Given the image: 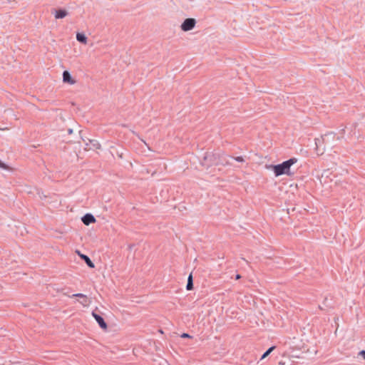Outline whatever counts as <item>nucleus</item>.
<instances>
[{
    "instance_id": "f257e3e1",
    "label": "nucleus",
    "mask_w": 365,
    "mask_h": 365,
    "mask_svg": "<svg viewBox=\"0 0 365 365\" xmlns=\"http://www.w3.org/2000/svg\"><path fill=\"white\" fill-rule=\"evenodd\" d=\"M297 162V158H292L280 164L272 165V170L275 176L278 177L282 175H292L293 173L290 171L291 166Z\"/></svg>"
},
{
    "instance_id": "f03ea898",
    "label": "nucleus",
    "mask_w": 365,
    "mask_h": 365,
    "mask_svg": "<svg viewBox=\"0 0 365 365\" xmlns=\"http://www.w3.org/2000/svg\"><path fill=\"white\" fill-rule=\"evenodd\" d=\"M81 138L82 139L83 142L84 143V144L86 145V148H85L86 150H96V149H99L101 148L100 143L96 140H94V139L86 140V139H83L82 138Z\"/></svg>"
},
{
    "instance_id": "7ed1b4c3",
    "label": "nucleus",
    "mask_w": 365,
    "mask_h": 365,
    "mask_svg": "<svg viewBox=\"0 0 365 365\" xmlns=\"http://www.w3.org/2000/svg\"><path fill=\"white\" fill-rule=\"evenodd\" d=\"M196 24V21L195 19L188 18L186 19L182 24H181V29L184 31H188L192 30Z\"/></svg>"
},
{
    "instance_id": "20e7f679",
    "label": "nucleus",
    "mask_w": 365,
    "mask_h": 365,
    "mask_svg": "<svg viewBox=\"0 0 365 365\" xmlns=\"http://www.w3.org/2000/svg\"><path fill=\"white\" fill-rule=\"evenodd\" d=\"M92 315L101 329H107V324L104 321V319L101 315H99L93 312H92Z\"/></svg>"
},
{
    "instance_id": "39448f33",
    "label": "nucleus",
    "mask_w": 365,
    "mask_h": 365,
    "mask_svg": "<svg viewBox=\"0 0 365 365\" xmlns=\"http://www.w3.org/2000/svg\"><path fill=\"white\" fill-rule=\"evenodd\" d=\"M81 220L84 225H89L96 222V218L92 214L86 213L81 217Z\"/></svg>"
},
{
    "instance_id": "423d86ee",
    "label": "nucleus",
    "mask_w": 365,
    "mask_h": 365,
    "mask_svg": "<svg viewBox=\"0 0 365 365\" xmlns=\"http://www.w3.org/2000/svg\"><path fill=\"white\" fill-rule=\"evenodd\" d=\"M205 162L209 161L210 163L206 164L205 163V165L210 166L212 164H217L218 161L215 159V155L212 153H207L204 157Z\"/></svg>"
},
{
    "instance_id": "0eeeda50",
    "label": "nucleus",
    "mask_w": 365,
    "mask_h": 365,
    "mask_svg": "<svg viewBox=\"0 0 365 365\" xmlns=\"http://www.w3.org/2000/svg\"><path fill=\"white\" fill-rule=\"evenodd\" d=\"M73 297L79 298L80 303L83 306H86L88 303V297L83 294H81V293L73 294L72 295V297Z\"/></svg>"
},
{
    "instance_id": "6e6552de",
    "label": "nucleus",
    "mask_w": 365,
    "mask_h": 365,
    "mask_svg": "<svg viewBox=\"0 0 365 365\" xmlns=\"http://www.w3.org/2000/svg\"><path fill=\"white\" fill-rule=\"evenodd\" d=\"M52 14H54L56 19H63L67 16V11L64 9H54Z\"/></svg>"
},
{
    "instance_id": "1a4fd4ad",
    "label": "nucleus",
    "mask_w": 365,
    "mask_h": 365,
    "mask_svg": "<svg viewBox=\"0 0 365 365\" xmlns=\"http://www.w3.org/2000/svg\"><path fill=\"white\" fill-rule=\"evenodd\" d=\"M87 37L83 33H77L76 34V40L83 44H86L87 43Z\"/></svg>"
},
{
    "instance_id": "9d476101",
    "label": "nucleus",
    "mask_w": 365,
    "mask_h": 365,
    "mask_svg": "<svg viewBox=\"0 0 365 365\" xmlns=\"http://www.w3.org/2000/svg\"><path fill=\"white\" fill-rule=\"evenodd\" d=\"M80 257L85 261V262L89 267L93 268L95 267L94 263L91 261L88 256L86 255H80Z\"/></svg>"
},
{
    "instance_id": "9b49d317",
    "label": "nucleus",
    "mask_w": 365,
    "mask_h": 365,
    "mask_svg": "<svg viewBox=\"0 0 365 365\" xmlns=\"http://www.w3.org/2000/svg\"><path fill=\"white\" fill-rule=\"evenodd\" d=\"M186 289L187 290H192L193 289V280L192 274H190L188 276Z\"/></svg>"
},
{
    "instance_id": "f8f14e48",
    "label": "nucleus",
    "mask_w": 365,
    "mask_h": 365,
    "mask_svg": "<svg viewBox=\"0 0 365 365\" xmlns=\"http://www.w3.org/2000/svg\"><path fill=\"white\" fill-rule=\"evenodd\" d=\"M275 349V346H271L270 348H269L263 354L262 356H261V360H262L263 359L266 358L274 349Z\"/></svg>"
},
{
    "instance_id": "ddd939ff",
    "label": "nucleus",
    "mask_w": 365,
    "mask_h": 365,
    "mask_svg": "<svg viewBox=\"0 0 365 365\" xmlns=\"http://www.w3.org/2000/svg\"><path fill=\"white\" fill-rule=\"evenodd\" d=\"M63 81L65 83H68V70H65L63 73Z\"/></svg>"
},
{
    "instance_id": "4468645a",
    "label": "nucleus",
    "mask_w": 365,
    "mask_h": 365,
    "mask_svg": "<svg viewBox=\"0 0 365 365\" xmlns=\"http://www.w3.org/2000/svg\"><path fill=\"white\" fill-rule=\"evenodd\" d=\"M230 158H232V159H234L237 162H239V163H243L245 162V158L242 157V156H238V157H235V158H233V157H231V156H229Z\"/></svg>"
},
{
    "instance_id": "2eb2a0df",
    "label": "nucleus",
    "mask_w": 365,
    "mask_h": 365,
    "mask_svg": "<svg viewBox=\"0 0 365 365\" xmlns=\"http://www.w3.org/2000/svg\"><path fill=\"white\" fill-rule=\"evenodd\" d=\"M0 168L4 170H8L9 166L0 160Z\"/></svg>"
},
{
    "instance_id": "dca6fc26",
    "label": "nucleus",
    "mask_w": 365,
    "mask_h": 365,
    "mask_svg": "<svg viewBox=\"0 0 365 365\" xmlns=\"http://www.w3.org/2000/svg\"><path fill=\"white\" fill-rule=\"evenodd\" d=\"M181 337L182 338H191L192 336L189 334H187V333H183L181 335Z\"/></svg>"
},
{
    "instance_id": "f3484780",
    "label": "nucleus",
    "mask_w": 365,
    "mask_h": 365,
    "mask_svg": "<svg viewBox=\"0 0 365 365\" xmlns=\"http://www.w3.org/2000/svg\"><path fill=\"white\" fill-rule=\"evenodd\" d=\"M359 354L365 359V350H361L359 351Z\"/></svg>"
},
{
    "instance_id": "a211bd4d",
    "label": "nucleus",
    "mask_w": 365,
    "mask_h": 365,
    "mask_svg": "<svg viewBox=\"0 0 365 365\" xmlns=\"http://www.w3.org/2000/svg\"><path fill=\"white\" fill-rule=\"evenodd\" d=\"M75 83H76V81L70 75V85L74 84Z\"/></svg>"
},
{
    "instance_id": "6ab92c4d",
    "label": "nucleus",
    "mask_w": 365,
    "mask_h": 365,
    "mask_svg": "<svg viewBox=\"0 0 365 365\" xmlns=\"http://www.w3.org/2000/svg\"><path fill=\"white\" fill-rule=\"evenodd\" d=\"M320 142H321V139H319V138L315 139V144H316L317 147L319 146Z\"/></svg>"
},
{
    "instance_id": "aec40b11",
    "label": "nucleus",
    "mask_w": 365,
    "mask_h": 365,
    "mask_svg": "<svg viewBox=\"0 0 365 365\" xmlns=\"http://www.w3.org/2000/svg\"><path fill=\"white\" fill-rule=\"evenodd\" d=\"M240 278H241V275H240V274H237V275L235 276V279H240Z\"/></svg>"
},
{
    "instance_id": "412c9836",
    "label": "nucleus",
    "mask_w": 365,
    "mask_h": 365,
    "mask_svg": "<svg viewBox=\"0 0 365 365\" xmlns=\"http://www.w3.org/2000/svg\"><path fill=\"white\" fill-rule=\"evenodd\" d=\"M73 132V128H70V130H69V133H70V135H71Z\"/></svg>"
},
{
    "instance_id": "4be33fe9",
    "label": "nucleus",
    "mask_w": 365,
    "mask_h": 365,
    "mask_svg": "<svg viewBox=\"0 0 365 365\" xmlns=\"http://www.w3.org/2000/svg\"><path fill=\"white\" fill-rule=\"evenodd\" d=\"M76 253H77L79 256H80V255H81L78 250H76Z\"/></svg>"
}]
</instances>
